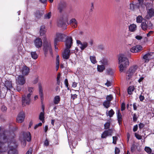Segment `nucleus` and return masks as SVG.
<instances>
[{
    "mask_svg": "<svg viewBox=\"0 0 154 154\" xmlns=\"http://www.w3.org/2000/svg\"><path fill=\"white\" fill-rule=\"evenodd\" d=\"M1 129L0 127V132ZM17 146L14 140L8 139L4 133L0 132V153L8 150V154H17Z\"/></svg>",
    "mask_w": 154,
    "mask_h": 154,
    "instance_id": "1",
    "label": "nucleus"
},
{
    "mask_svg": "<svg viewBox=\"0 0 154 154\" xmlns=\"http://www.w3.org/2000/svg\"><path fill=\"white\" fill-rule=\"evenodd\" d=\"M118 60L119 63L120 64L119 66L120 71L122 72L125 68L129 65V61L125 56L122 54H120L119 55Z\"/></svg>",
    "mask_w": 154,
    "mask_h": 154,
    "instance_id": "2",
    "label": "nucleus"
},
{
    "mask_svg": "<svg viewBox=\"0 0 154 154\" xmlns=\"http://www.w3.org/2000/svg\"><path fill=\"white\" fill-rule=\"evenodd\" d=\"M65 45L66 48L63 53V57L65 59H69L70 56V50L69 49L72 45V39H66Z\"/></svg>",
    "mask_w": 154,
    "mask_h": 154,
    "instance_id": "3",
    "label": "nucleus"
},
{
    "mask_svg": "<svg viewBox=\"0 0 154 154\" xmlns=\"http://www.w3.org/2000/svg\"><path fill=\"white\" fill-rule=\"evenodd\" d=\"M43 51L45 56H46L48 52L49 51L51 56H52L53 53L50 43L45 41L43 44Z\"/></svg>",
    "mask_w": 154,
    "mask_h": 154,
    "instance_id": "4",
    "label": "nucleus"
},
{
    "mask_svg": "<svg viewBox=\"0 0 154 154\" xmlns=\"http://www.w3.org/2000/svg\"><path fill=\"white\" fill-rule=\"evenodd\" d=\"M30 94L23 95L22 97V104L24 106L29 105L31 101Z\"/></svg>",
    "mask_w": 154,
    "mask_h": 154,
    "instance_id": "5",
    "label": "nucleus"
},
{
    "mask_svg": "<svg viewBox=\"0 0 154 154\" xmlns=\"http://www.w3.org/2000/svg\"><path fill=\"white\" fill-rule=\"evenodd\" d=\"M31 134L29 132H23L20 137V140H26L28 141H29L31 140Z\"/></svg>",
    "mask_w": 154,
    "mask_h": 154,
    "instance_id": "6",
    "label": "nucleus"
},
{
    "mask_svg": "<svg viewBox=\"0 0 154 154\" xmlns=\"http://www.w3.org/2000/svg\"><path fill=\"white\" fill-rule=\"evenodd\" d=\"M66 3L63 0L60 1L57 5V9L61 13L66 8Z\"/></svg>",
    "mask_w": 154,
    "mask_h": 154,
    "instance_id": "7",
    "label": "nucleus"
},
{
    "mask_svg": "<svg viewBox=\"0 0 154 154\" xmlns=\"http://www.w3.org/2000/svg\"><path fill=\"white\" fill-rule=\"evenodd\" d=\"M113 133V130L112 129H109L105 131L102 134L101 138H106L107 136H111Z\"/></svg>",
    "mask_w": 154,
    "mask_h": 154,
    "instance_id": "8",
    "label": "nucleus"
},
{
    "mask_svg": "<svg viewBox=\"0 0 154 154\" xmlns=\"http://www.w3.org/2000/svg\"><path fill=\"white\" fill-rule=\"evenodd\" d=\"M25 117V115L23 112L19 113L16 119L17 122L18 123H21L23 122Z\"/></svg>",
    "mask_w": 154,
    "mask_h": 154,
    "instance_id": "9",
    "label": "nucleus"
},
{
    "mask_svg": "<svg viewBox=\"0 0 154 154\" xmlns=\"http://www.w3.org/2000/svg\"><path fill=\"white\" fill-rule=\"evenodd\" d=\"M17 84L23 85L25 83L26 80L23 76L19 75L16 78Z\"/></svg>",
    "mask_w": 154,
    "mask_h": 154,
    "instance_id": "10",
    "label": "nucleus"
},
{
    "mask_svg": "<svg viewBox=\"0 0 154 154\" xmlns=\"http://www.w3.org/2000/svg\"><path fill=\"white\" fill-rule=\"evenodd\" d=\"M147 14L146 18L149 19L154 16V10L152 8H147Z\"/></svg>",
    "mask_w": 154,
    "mask_h": 154,
    "instance_id": "11",
    "label": "nucleus"
},
{
    "mask_svg": "<svg viewBox=\"0 0 154 154\" xmlns=\"http://www.w3.org/2000/svg\"><path fill=\"white\" fill-rule=\"evenodd\" d=\"M55 38H72L70 36H69L65 34L57 33L56 34V37Z\"/></svg>",
    "mask_w": 154,
    "mask_h": 154,
    "instance_id": "12",
    "label": "nucleus"
},
{
    "mask_svg": "<svg viewBox=\"0 0 154 154\" xmlns=\"http://www.w3.org/2000/svg\"><path fill=\"white\" fill-rule=\"evenodd\" d=\"M153 54V52L148 53L144 55L143 58L145 60V62H148L149 60L153 58L152 54Z\"/></svg>",
    "mask_w": 154,
    "mask_h": 154,
    "instance_id": "13",
    "label": "nucleus"
},
{
    "mask_svg": "<svg viewBox=\"0 0 154 154\" xmlns=\"http://www.w3.org/2000/svg\"><path fill=\"white\" fill-rule=\"evenodd\" d=\"M76 42L78 45L82 50H83L88 46V44L86 42L82 43L80 41L78 40L76 41Z\"/></svg>",
    "mask_w": 154,
    "mask_h": 154,
    "instance_id": "14",
    "label": "nucleus"
},
{
    "mask_svg": "<svg viewBox=\"0 0 154 154\" xmlns=\"http://www.w3.org/2000/svg\"><path fill=\"white\" fill-rule=\"evenodd\" d=\"M142 49V47L139 45H137L133 47L130 49V51L133 53L137 52Z\"/></svg>",
    "mask_w": 154,
    "mask_h": 154,
    "instance_id": "15",
    "label": "nucleus"
},
{
    "mask_svg": "<svg viewBox=\"0 0 154 154\" xmlns=\"http://www.w3.org/2000/svg\"><path fill=\"white\" fill-rule=\"evenodd\" d=\"M43 14V12L42 11L37 10L34 13V15L36 19L41 18Z\"/></svg>",
    "mask_w": 154,
    "mask_h": 154,
    "instance_id": "16",
    "label": "nucleus"
},
{
    "mask_svg": "<svg viewBox=\"0 0 154 154\" xmlns=\"http://www.w3.org/2000/svg\"><path fill=\"white\" fill-rule=\"evenodd\" d=\"M34 43L36 47L39 48L42 45V41L41 39H35L34 41Z\"/></svg>",
    "mask_w": 154,
    "mask_h": 154,
    "instance_id": "17",
    "label": "nucleus"
},
{
    "mask_svg": "<svg viewBox=\"0 0 154 154\" xmlns=\"http://www.w3.org/2000/svg\"><path fill=\"white\" fill-rule=\"evenodd\" d=\"M70 24L74 28H75L77 26L78 22L76 19L72 18L71 19L69 22Z\"/></svg>",
    "mask_w": 154,
    "mask_h": 154,
    "instance_id": "18",
    "label": "nucleus"
},
{
    "mask_svg": "<svg viewBox=\"0 0 154 154\" xmlns=\"http://www.w3.org/2000/svg\"><path fill=\"white\" fill-rule=\"evenodd\" d=\"M5 85L6 88L7 90H10L13 88L11 82L9 81H5Z\"/></svg>",
    "mask_w": 154,
    "mask_h": 154,
    "instance_id": "19",
    "label": "nucleus"
},
{
    "mask_svg": "<svg viewBox=\"0 0 154 154\" xmlns=\"http://www.w3.org/2000/svg\"><path fill=\"white\" fill-rule=\"evenodd\" d=\"M29 72V69L26 66H23L22 69V74L25 75H27Z\"/></svg>",
    "mask_w": 154,
    "mask_h": 154,
    "instance_id": "20",
    "label": "nucleus"
},
{
    "mask_svg": "<svg viewBox=\"0 0 154 154\" xmlns=\"http://www.w3.org/2000/svg\"><path fill=\"white\" fill-rule=\"evenodd\" d=\"M137 68L138 66H137L136 65H134L130 68L128 71H129V72H130L134 74L137 70Z\"/></svg>",
    "mask_w": 154,
    "mask_h": 154,
    "instance_id": "21",
    "label": "nucleus"
},
{
    "mask_svg": "<svg viewBox=\"0 0 154 154\" xmlns=\"http://www.w3.org/2000/svg\"><path fill=\"white\" fill-rule=\"evenodd\" d=\"M117 119L119 125H120L122 121V115L120 112L119 110L117 112Z\"/></svg>",
    "mask_w": 154,
    "mask_h": 154,
    "instance_id": "22",
    "label": "nucleus"
},
{
    "mask_svg": "<svg viewBox=\"0 0 154 154\" xmlns=\"http://www.w3.org/2000/svg\"><path fill=\"white\" fill-rule=\"evenodd\" d=\"M57 25L58 26L63 28H66V23L62 20L59 21Z\"/></svg>",
    "mask_w": 154,
    "mask_h": 154,
    "instance_id": "23",
    "label": "nucleus"
},
{
    "mask_svg": "<svg viewBox=\"0 0 154 154\" xmlns=\"http://www.w3.org/2000/svg\"><path fill=\"white\" fill-rule=\"evenodd\" d=\"M60 100V97L57 95L55 96L53 102L55 104H58Z\"/></svg>",
    "mask_w": 154,
    "mask_h": 154,
    "instance_id": "24",
    "label": "nucleus"
},
{
    "mask_svg": "<svg viewBox=\"0 0 154 154\" xmlns=\"http://www.w3.org/2000/svg\"><path fill=\"white\" fill-rule=\"evenodd\" d=\"M137 26L135 24H131L129 26V30L131 32H134L136 29Z\"/></svg>",
    "mask_w": 154,
    "mask_h": 154,
    "instance_id": "25",
    "label": "nucleus"
},
{
    "mask_svg": "<svg viewBox=\"0 0 154 154\" xmlns=\"http://www.w3.org/2000/svg\"><path fill=\"white\" fill-rule=\"evenodd\" d=\"M30 54L32 58L33 59L36 60L38 58V55L35 51H32Z\"/></svg>",
    "mask_w": 154,
    "mask_h": 154,
    "instance_id": "26",
    "label": "nucleus"
},
{
    "mask_svg": "<svg viewBox=\"0 0 154 154\" xmlns=\"http://www.w3.org/2000/svg\"><path fill=\"white\" fill-rule=\"evenodd\" d=\"M114 114V112L112 109L109 111H107L106 115L107 116H109L110 117H112Z\"/></svg>",
    "mask_w": 154,
    "mask_h": 154,
    "instance_id": "27",
    "label": "nucleus"
},
{
    "mask_svg": "<svg viewBox=\"0 0 154 154\" xmlns=\"http://www.w3.org/2000/svg\"><path fill=\"white\" fill-rule=\"evenodd\" d=\"M100 64H102V65L106 66L108 64V61L107 59L104 58L102 60L100 61Z\"/></svg>",
    "mask_w": 154,
    "mask_h": 154,
    "instance_id": "28",
    "label": "nucleus"
},
{
    "mask_svg": "<svg viewBox=\"0 0 154 154\" xmlns=\"http://www.w3.org/2000/svg\"><path fill=\"white\" fill-rule=\"evenodd\" d=\"M46 32L45 26H41L40 30V34L41 35H43Z\"/></svg>",
    "mask_w": 154,
    "mask_h": 154,
    "instance_id": "29",
    "label": "nucleus"
},
{
    "mask_svg": "<svg viewBox=\"0 0 154 154\" xmlns=\"http://www.w3.org/2000/svg\"><path fill=\"white\" fill-rule=\"evenodd\" d=\"M44 110H43V111L42 112H41L40 113L39 116V119L40 120L42 121V122L43 123L44 121Z\"/></svg>",
    "mask_w": 154,
    "mask_h": 154,
    "instance_id": "30",
    "label": "nucleus"
},
{
    "mask_svg": "<svg viewBox=\"0 0 154 154\" xmlns=\"http://www.w3.org/2000/svg\"><path fill=\"white\" fill-rule=\"evenodd\" d=\"M133 74L128 71L126 74V79L127 80H129L131 79L133 75Z\"/></svg>",
    "mask_w": 154,
    "mask_h": 154,
    "instance_id": "31",
    "label": "nucleus"
},
{
    "mask_svg": "<svg viewBox=\"0 0 154 154\" xmlns=\"http://www.w3.org/2000/svg\"><path fill=\"white\" fill-rule=\"evenodd\" d=\"M105 69L104 66L102 65H98L97 66V69L98 71L100 72H102Z\"/></svg>",
    "mask_w": 154,
    "mask_h": 154,
    "instance_id": "32",
    "label": "nucleus"
},
{
    "mask_svg": "<svg viewBox=\"0 0 154 154\" xmlns=\"http://www.w3.org/2000/svg\"><path fill=\"white\" fill-rule=\"evenodd\" d=\"M141 26L142 29L144 30H147L148 26L146 22H143L141 24Z\"/></svg>",
    "mask_w": 154,
    "mask_h": 154,
    "instance_id": "33",
    "label": "nucleus"
},
{
    "mask_svg": "<svg viewBox=\"0 0 154 154\" xmlns=\"http://www.w3.org/2000/svg\"><path fill=\"white\" fill-rule=\"evenodd\" d=\"M90 58L91 62L93 64H95L97 63L96 58L94 56H90Z\"/></svg>",
    "mask_w": 154,
    "mask_h": 154,
    "instance_id": "34",
    "label": "nucleus"
},
{
    "mask_svg": "<svg viewBox=\"0 0 154 154\" xmlns=\"http://www.w3.org/2000/svg\"><path fill=\"white\" fill-rule=\"evenodd\" d=\"M134 88L133 86H130L128 89V93L129 94H131L132 92L134 91Z\"/></svg>",
    "mask_w": 154,
    "mask_h": 154,
    "instance_id": "35",
    "label": "nucleus"
},
{
    "mask_svg": "<svg viewBox=\"0 0 154 154\" xmlns=\"http://www.w3.org/2000/svg\"><path fill=\"white\" fill-rule=\"evenodd\" d=\"M110 104V102L107 100L105 101L103 103V105L106 108H108L109 107Z\"/></svg>",
    "mask_w": 154,
    "mask_h": 154,
    "instance_id": "36",
    "label": "nucleus"
},
{
    "mask_svg": "<svg viewBox=\"0 0 154 154\" xmlns=\"http://www.w3.org/2000/svg\"><path fill=\"white\" fill-rule=\"evenodd\" d=\"M39 90L40 96L41 98H42L43 97V90L41 86H39Z\"/></svg>",
    "mask_w": 154,
    "mask_h": 154,
    "instance_id": "37",
    "label": "nucleus"
},
{
    "mask_svg": "<svg viewBox=\"0 0 154 154\" xmlns=\"http://www.w3.org/2000/svg\"><path fill=\"white\" fill-rule=\"evenodd\" d=\"M62 39H55L54 41V45L55 46V49H57V48H56V45H57V43L58 42L63 41V40H61Z\"/></svg>",
    "mask_w": 154,
    "mask_h": 154,
    "instance_id": "38",
    "label": "nucleus"
},
{
    "mask_svg": "<svg viewBox=\"0 0 154 154\" xmlns=\"http://www.w3.org/2000/svg\"><path fill=\"white\" fill-rule=\"evenodd\" d=\"M143 20V18L141 16H139L137 18V22L138 23H141Z\"/></svg>",
    "mask_w": 154,
    "mask_h": 154,
    "instance_id": "39",
    "label": "nucleus"
},
{
    "mask_svg": "<svg viewBox=\"0 0 154 154\" xmlns=\"http://www.w3.org/2000/svg\"><path fill=\"white\" fill-rule=\"evenodd\" d=\"M22 85H23L17 84L16 90L17 91L19 92L21 90L22 88L21 87Z\"/></svg>",
    "mask_w": 154,
    "mask_h": 154,
    "instance_id": "40",
    "label": "nucleus"
},
{
    "mask_svg": "<svg viewBox=\"0 0 154 154\" xmlns=\"http://www.w3.org/2000/svg\"><path fill=\"white\" fill-rule=\"evenodd\" d=\"M145 151L148 153L150 154L152 151L151 149L148 147H145Z\"/></svg>",
    "mask_w": 154,
    "mask_h": 154,
    "instance_id": "41",
    "label": "nucleus"
},
{
    "mask_svg": "<svg viewBox=\"0 0 154 154\" xmlns=\"http://www.w3.org/2000/svg\"><path fill=\"white\" fill-rule=\"evenodd\" d=\"M33 91V88L32 87H29L28 88V91L29 93L27 94H30V96L32 95V92Z\"/></svg>",
    "mask_w": 154,
    "mask_h": 154,
    "instance_id": "42",
    "label": "nucleus"
},
{
    "mask_svg": "<svg viewBox=\"0 0 154 154\" xmlns=\"http://www.w3.org/2000/svg\"><path fill=\"white\" fill-rule=\"evenodd\" d=\"M110 124L109 122H107L104 125V129H105L109 128L110 126Z\"/></svg>",
    "mask_w": 154,
    "mask_h": 154,
    "instance_id": "43",
    "label": "nucleus"
},
{
    "mask_svg": "<svg viewBox=\"0 0 154 154\" xmlns=\"http://www.w3.org/2000/svg\"><path fill=\"white\" fill-rule=\"evenodd\" d=\"M106 100L107 101H108L109 102H110L111 101L112 99V96L111 95H107L106 97Z\"/></svg>",
    "mask_w": 154,
    "mask_h": 154,
    "instance_id": "44",
    "label": "nucleus"
},
{
    "mask_svg": "<svg viewBox=\"0 0 154 154\" xmlns=\"http://www.w3.org/2000/svg\"><path fill=\"white\" fill-rule=\"evenodd\" d=\"M135 136L136 138L138 140H141L142 139V136L137 133H135Z\"/></svg>",
    "mask_w": 154,
    "mask_h": 154,
    "instance_id": "45",
    "label": "nucleus"
},
{
    "mask_svg": "<svg viewBox=\"0 0 154 154\" xmlns=\"http://www.w3.org/2000/svg\"><path fill=\"white\" fill-rule=\"evenodd\" d=\"M51 12H49L48 13L46 14L45 16V17L46 19H49L51 17Z\"/></svg>",
    "mask_w": 154,
    "mask_h": 154,
    "instance_id": "46",
    "label": "nucleus"
},
{
    "mask_svg": "<svg viewBox=\"0 0 154 154\" xmlns=\"http://www.w3.org/2000/svg\"><path fill=\"white\" fill-rule=\"evenodd\" d=\"M77 95L76 94H71V98L72 100H74L77 97Z\"/></svg>",
    "mask_w": 154,
    "mask_h": 154,
    "instance_id": "47",
    "label": "nucleus"
},
{
    "mask_svg": "<svg viewBox=\"0 0 154 154\" xmlns=\"http://www.w3.org/2000/svg\"><path fill=\"white\" fill-rule=\"evenodd\" d=\"M112 143L114 144H116V141L117 139V137L116 136H113L112 137Z\"/></svg>",
    "mask_w": 154,
    "mask_h": 154,
    "instance_id": "48",
    "label": "nucleus"
},
{
    "mask_svg": "<svg viewBox=\"0 0 154 154\" xmlns=\"http://www.w3.org/2000/svg\"><path fill=\"white\" fill-rule=\"evenodd\" d=\"M125 103H122V104H121V111H123L125 109Z\"/></svg>",
    "mask_w": 154,
    "mask_h": 154,
    "instance_id": "49",
    "label": "nucleus"
},
{
    "mask_svg": "<svg viewBox=\"0 0 154 154\" xmlns=\"http://www.w3.org/2000/svg\"><path fill=\"white\" fill-rule=\"evenodd\" d=\"M59 58L58 55H57L56 57V66H59Z\"/></svg>",
    "mask_w": 154,
    "mask_h": 154,
    "instance_id": "50",
    "label": "nucleus"
},
{
    "mask_svg": "<svg viewBox=\"0 0 154 154\" xmlns=\"http://www.w3.org/2000/svg\"><path fill=\"white\" fill-rule=\"evenodd\" d=\"M105 85H106L107 87H109L111 85V82L107 80V82L105 84Z\"/></svg>",
    "mask_w": 154,
    "mask_h": 154,
    "instance_id": "51",
    "label": "nucleus"
},
{
    "mask_svg": "<svg viewBox=\"0 0 154 154\" xmlns=\"http://www.w3.org/2000/svg\"><path fill=\"white\" fill-rule=\"evenodd\" d=\"M120 152L119 149L116 147L115 148V154H119Z\"/></svg>",
    "mask_w": 154,
    "mask_h": 154,
    "instance_id": "52",
    "label": "nucleus"
},
{
    "mask_svg": "<svg viewBox=\"0 0 154 154\" xmlns=\"http://www.w3.org/2000/svg\"><path fill=\"white\" fill-rule=\"evenodd\" d=\"M144 124L140 123L139 125V127L140 129H141L143 128V127L144 126Z\"/></svg>",
    "mask_w": 154,
    "mask_h": 154,
    "instance_id": "53",
    "label": "nucleus"
},
{
    "mask_svg": "<svg viewBox=\"0 0 154 154\" xmlns=\"http://www.w3.org/2000/svg\"><path fill=\"white\" fill-rule=\"evenodd\" d=\"M130 8L131 9L133 10L134 8V5L133 3H131L130 5Z\"/></svg>",
    "mask_w": 154,
    "mask_h": 154,
    "instance_id": "54",
    "label": "nucleus"
},
{
    "mask_svg": "<svg viewBox=\"0 0 154 154\" xmlns=\"http://www.w3.org/2000/svg\"><path fill=\"white\" fill-rule=\"evenodd\" d=\"M138 128V125H135L134 126L133 128V131L134 132L136 131L137 129Z\"/></svg>",
    "mask_w": 154,
    "mask_h": 154,
    "instance_id": "55",
    "label": "nucleus"
},
{
    "mask_svg": "<svg viewBox=\"0 0 154 154\" xmlns=\"http://www.w3.org/2000/svg\"><path fill=\"white\" fill-rule=\"evenodd\" d=\"M137 120V117L136 114H134L133 117V120L134 121H136Z\"/></svg>",
    "mask_w": 154,
    "mask_h": 154,
    "instance_id": "56",
    "label": "nucleus"
},
{
    "mask_svg": "<svg viewBox=\"0 0 154 154\" xmlns=\"http://www.w3.org/2000/svg\"><path fill=\"white\" fill-rule=\"evenodd\" d=\"M1 109L4 112L6 111L7 109V108L5 106H3L2 107Z\"/></svg>",
    "mask_w": 154,
    "mask_h": 154,
    "instance_id": "57",
    "label": "nucleus"
},
{
    "mask_svg": "<svg viewBox=\"0 0 154 154\" xmlns=\"http://www.w3.org/2000/svg\"><path fill=\"white\" fill-rule=\"evenodd\" d=\"M32 152V148H30L27 151L26 154H31Z\"/></svg>",
    "mask_w": 154,
    "mask_h": 154,
    "instance_id": "58",
    "label": "nucleus"
},
{
    "mask_svg": "<svg viewBox=\"0 0 154 154\" xmlns=\"http://www.w3.org/2000/svg\"><path fill=\"white\" fill-rule=\"evenodd\" d=\"M78 83L75 82H73L72 85V87L73 88L76 87Z\"/></svg>",
    "mask_w": 154,
    "mask_h": 154,
    "instance_id": "59",
    "label": "nucleus"
},
{
    "mask_svg": "<svg viewBox=\"0 0 154 154\" xmlns=\"http://www.w3.org/2000/svg\"><path fill=\"white\" fill-rule=\"evenodd\" d=\"M21 141H22V146L24 147L26 145V140H22Z\"/></svg>",
    "mask_w": 154,
    "mask_h": 154,
    "instance_id": "60",
    "label": "nucleus"
},
{
    "mask_svg": "<svg viewBox=\"0 0 154 154\" xmlns=\"http://www.w3.org/2000/svg\"><path fill=\"white\" fill-rule=\"evenodd\" d=\"M139 99L140 101H143L144 99V97L143 96L140 95L139 97Z\"/></svg>",
    "mask_w": 154,
    "mask_h": 154,
    "instance_id": "61",
    "label": "nucleus"
},
{
    "mask_svg": "<svg viewBox=\"0 0 154 154\" xmlns=\"http://www.w3.org/2000/svg\"><path fill=\"white\" fill-rule=\"evenodd\" d=\"M44 145L45 146H48L49 145V142L47 140H45L44 143Z\"/></svg>",
    "mask_w": 154,
    "mask_h": 154,
    "instance_id": "62",
    "label": "nucleus"
},
{
    "mask_svg": "<svg viewBox=\"0 0 154 154\" xmlns=\"http://www.w3.org/2000/svg\"><path fill=\"white\" fill-rule=\"evenodd\" d=\"M133 108L134 110H136L137 109V106L136 103H134L133 104Z\"/></svg>",
    "mask_w": 154,
    "mask_h": 154,
    "instance_id": "63",
    "label": "nucleus"
},
{
    "mask_svg": "<svg viewBox=\"0 0 154 154\" xmlns=\"http://www.w3.org/2000/svg\"><path fill=\"white\" fill-rule=\"evenodd\" d=\"M153 33V32L152 31H150L147 34V36L148 37H149V36L151 34H152Z\"/></svg>",
    "mask_w": 154,
    "mask_h": 154,
    "instance_id": "64",
    "label": "nucleus"
}]
</instances>
